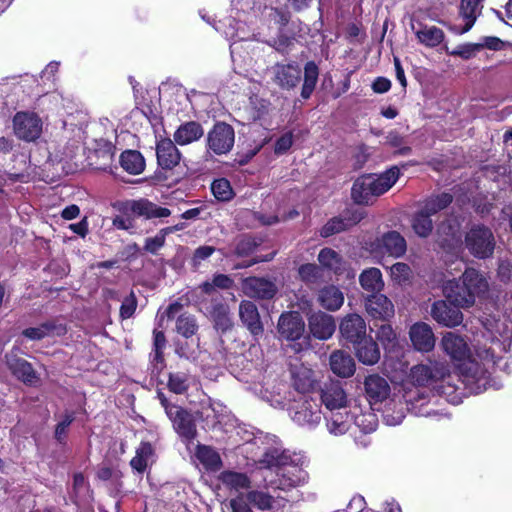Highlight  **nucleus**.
Masks as SVG:
<instances>
[{
    "label": "nucleus",
    "mask_w": 512,
    "mask_h": 512,
    "mask_svg": "<svg viewBox=\"0 0 512 512\" xmlns=\"http://www.w3.org/2000/svg\"><path fill=\"white\" fill-rule=\"evenodd\" d=\"M207 151L215 155H225L229 153L235 143L234 128L225 123L217 122L207 133Z\"/></svg>",
    "instance_id": "8"
},
{
    "label": "nucleus",
    "mask_w": 512,
    "mask_h": 512,
    "mask_svg": "<svg viewBox=\"0 0 512 512\" xmlns=\"http://www.w3.org/2000/svg\"><path fill=\"white\" fill-rule=\"evenodd\" d=\"M243 293L256 299H271L277 291V285L274 281L263 277H248L242 282Z\"/></svg>",
    "instance_id": "15"
},
{
    "label": "nucleus",
    "mask_w": 512,
    "mask_h": 512,
    "mask_svg": "<svg viewBox=\"0 0 512 512\" xmlns=\"http://www.w3.org/2000/svg\"><path fill=\"white\" fill-rule=\"evenodd\" d=\"M480 50L481 45H478V43H466L458 46L456 49L450 51L449 53L454 56H459L463 59H470Z\"/></svg>",
    "instance_id": "55"
},
{
    "label": "nucleus",
    "mask_w": 512,
    "mask_h": 512,
    "mask_svg": "<svg viewBox=\"0 0 512 512\" xmlns=\"http://www.w3.org/2000/svg\"><path fill=\"white\" fill-rule=\"evenodd\" d=\"M400 170L393 166L381 174H366L356 179L351 196L355 203L369 205L373 200L390 190L397 182Z\"/></svg>",
    "instance_id": "4"
},
{
    "label": "nucleus",
    "mask_w": 512,
    "mask_h": 512,
    "mask_svg": "<svg viewBox=\"0 0 512 512\" xmlns=\"http://www.w3.org/2000/svg\"><path fill=\"white\" fill-rule=\"evenodd\" d=\"M168 418L173 424L176 433L185 441H191L197 434L193 416L180 406L168 409Z\"/></svg>",
    "instance_id": "13"
},
{
    "label": "nucleus",
    "mask_w": 512,
    "mask_h": 512,
    "mask_svg": "<svg viewBox=\"0 0 512 512\" xmlns=\"http://www.w3.org/2000/svg\"><path fill=\"white\" fill-rule=\"evenodd\" d=\"M376 337L385 347L387 345H393L396 340V334L389 324L381 325L376 333Z\"/></svg>",
    "instance_id": "56"
},
{
    "label": "nucleus",
    "mask_w": 512,
    "mask_h": 512,
    "mask_svg": "<svg viewBox=\"0 0 512 512\" xmlns=\"http://www.w3.org/2000/svg\"><path fill=\"white\" fill-rule=\"evenodd\" d=\"M13 373L24 383L34 384L37 382L36 373L30 363L25 360H17L11 366Z\"/></svg>",
    "instance_id": "48"
},
{
    "label": "nucleus",
    "mask_w": 512,
    "mask_h": 512,
    "mask_svg": "<svg viewBox=\"0 0 512 512\" xmlns=\"http://www.w3.org/2000/svg\"><path fill=\"white\" fill-rule=\"evenodd\" d=\"M409 336L414 348L418 351L428 352L434 348V333L426 323L419 322L412 325Z\"/></svg>",
    "instance_id": "22"
},
{
    "label": "nucleus",
    "mask_w": 512,
    "mask_h": 512,
    "mask_svg": "<svg viewBox=\"0 0 512 512\" xmlns=\"http://www.w3.org/2000/svg\"><path fill=\"white\" fill-rule=\"evenodd\" d=\"M482 324L486 331L484 336L491 345L475 346L474 355L464 338L453 332L444 334L441 340L443 350L453 361H464L460 368L463 383L476 394L486 390L489 370L497 365L501 353L512 355V326L507 319L488 315L483 318Z\"/></svg>",
    "instance_id": "1"
},
{
    "label": "nucleus",
    "mask_w": 512,
    "mask_h": 512,
    "mask_svg": "<svg viewBox=\"0 0 512 512\" xmlns=\"http://www.w3.org/2000/svg\"><path fill=\"white\" fill-rule=\"evenodd\" d=\"M406 240L400 233L390 231L371 243L370 251L375 254L388 255L395 258L403 256L406 252Z\"/></svg>",
    "instance_id": "11"
},
{
    "label": "nucleus",
    "mask_w": 512,
    "mask_h": 512,
    "mask_svg": "<svg viewBox=\"0 0 512 512\" xmlns=\"http://www.w3.org/2000/svg\"><path fill=\"white\" fill-rule=\"evenodd\" d=\"M211 318L215 323V327L221 331H226L231 328L232 321L229 315V308L222 303H215L209 311Z\"/></svg>",
    "instance_id": "41"
},
{
    "label": "nucleus",
    "mask_w": 512,
    "mask_h": 512,
    "mask_svg": "<svg viewBox=\"0 0 512 512\" xmlns=\"http://www.w3.org/2000/svg\"><path fill=\"white\" fill-rule=\"evenodd\" d=\"M213 195L220 201H229L233 197L230 182L225 178L215 180L211 185Z\"/></svg>",
    "instance_id": "50"
},
{
    "label": "nucleus",
    "mask_w": 512,
    "mask_h": 512,
    "mask_svg": "<svg viewBox=\"0 0 512 512\" xmlns=\"http://www.w3.org/2000/svg\"><path fill=\"white\" fill-rule=\"evenodd\" d=\"M412 271L408 264L398 262L390 267V275L393 281L404 284L410 280Z\"/></svg>",
    "instance_id": "52"
},
{
    "label": "nucleus",
    "mask_w": 512,
    "mask_h": 512,
    "mask_svg": "<svg viewBox=\"0 0 512 512\" xmlns=\"http://www.w3.org/2000/svg\"><path fill=\"white\" fill-rule=\"evenodd\" d=\"M363 218V213L354 211L349 217H334L329 220L321 229L320 234L322 237H329L336 233H340L353 225L357 224Z\"/></svg>",
    "instance_id": "30"
},
{
    "label": "nucleus",
    "mask_w": 512,
    "mask_h": 512,
    "mask_svg": "<svg viewBox=\"0 0 512 512\" xmlns=\"http://www.w3.org/2000/svg\"><path fill=\"white\" fill-rule=\"evenodd\" d=\"M218 29H223V33L228 39L239 41L249 39V35L245 30V25L235 19L228 18L226 21L221 22V27Z\"/></svg>",
    "instance_id": "42"
},
{
    "label": "nucleus",
    "mask_w": 512,
    "mask_h": 512,
    "mask_svg": "<svg viewBox=\"0 0 512 512\" xmlns=\"http://www.w3.org/2000/svg\"><path fill=\"white\" fill-rule=\"evenodd\" d=\"M318 260L322 266L333 270L335 273H339L343 267L340 255L330 248L322 249L319 252Z\"/></svg>",
    "instance_id": "45"
},
{
    "label": "nucleus",
    "mask_w": 512,
    "mask_h": 512,
    "mask_svg": "<svg viewBox=\"0 0 512 512\" xmlns=\"http://www.w3.org/2000/svg\"><path fill=\"white\" fill-rule=\"evenodd\" d=\"M215 249L212 246H201L198 247L195 250L194 256H193V263L194 265H199L201 261L209 258L213 253Z\"/></svg>",
    "instance_id": "62"
},
{
    "label": "nucleus",
    "mask_w": 512,
    "mask_h": 512,
    "mask_svg": "<svg viewBox=\"0 0 512 512\" xmlns=\"http://www.w3.org/2000/svg\"><path fill=\"white\" fill-rule=\"evenodd\" d=\"M318 67L317 65L310 61L307 62L304 67V85H310L315 87L318 80Z\"/></svg>",
    "instance_id": "59"
},
{
    "label": "nucleus",
    "mask_w": 512,
    "mask_h": 512,
    "mask_svg": "<svg viewBox=\"0 0 512 512\" xmlns=\"http://www.w3.org/2000/svg\"><path fill=\"white\" fill-rule=\"evenodd\" d=\"M177 332L188 338L194 335L198 329V325L194 316L190 314H181L176 322Z\"/></svg>",
    "instance_id": "49"
},
{
    "label": "nucleus",
    "mask_w": 512,
    "mask_h": 512,
    "mask_svg": "<svg viewBox=\"0 0 512 512\" xmlns=\"http://www.w3.org/2000/svg\"><path fill=\"white\" fill-rule=\"evenodd\" d=\"M73 417L68 415L65 417L63 421H61L55 429V437L59 442H62L66 436L67 429L69 425L72 423Z\"/></svg>",
    "instance_id": "63"
},
{
    "label": "nucleus",
    "mask_w": 512,
    "mask_h": 512,
    "mask_svg": "<svg viewBox=\"0 0 512 512\" xmlns=\"http://www.w3.org/2000/svg\"><path fill=\"white\" fill-rule=\"evenodd\" d=\"M466 246L475 257L487 258L494 250L493 234L486 227H473L466 235Z\"/></svg>",
    "instance_id": "9"
},
{
    "label": "nucleus",
    "mask_w": 512,
    "mask_h": 512,
    "mask_svg": "<svg viewBox=\"0 0 512 512\" xmlns=\"http://www.w3.org/2000/svg\"><path fill=\"white\" fill-rule=\"evenodd\" d=\"M13 132L15 136L25 142L37 141L43 132V121L34 112L21 111L13 117Z\"/></svg>",
    "instance_id": "7"
},
{
    "label": "nucleus",
    "mask_w": 512,
    "mask_h": 512,
    "mask_svg": "<svg viewBox=\"0 0 512 512\" xmlns=\"http://www.w3.org/2000/svg\"><path fill=\"white\" fill-rule=\"evenodd\" d=\"M51 327L42 325L40 327H31L23 331V335L31 340H40L46 337L50 332Z\"/></svg>",
    "instance_id": "60"
},
{
    "label": "nucleus",
    "mask_w": 512,
    "mask_h": 512,
    "mask_svg": "<svg viewBox=\"0 0 512 512\" xmlns=\"http://www.w3.org/2000/svg\"><path fill=\"white\" fill-rule=\"evenodd\" d=\"M290 416L297 425L312 429L321 421V410L315 400L302 395L291 405Z\"/></svg>",
    "instance_id": "6"
},
{
    "label": "nucleus",
    "mask_w": 512,
    "mask_h": 512,
    "mask_svg": "<svg viewBox=\"0 0 512 512\" xmlns=\"http://www.w3.org/2000/svg\"><path fill=\"white\" fill-rule=\"evenodd\" d=\"M326 427L330 434L340 436L348 432L353 424L351 408L328 412L325 415Z\"/></svg>",
    "instance_id": "24"
},
{
    "label": "nucleus",
    "mask_w": 512,
    "mask_h": 512,
    "mask_svg": "<svg viewBox=\"0 0 512 512\" xmlns=\"http://www.w3.org/2000/svg\"><path fill=\"white\" fill-rule=\"evenodd\" d=\"M301 280L306 283H316L321 277V270L315 264H304L298 270Z\"/></svg>",
    "instance_id": "54"
},
{
    "label": "nucleus",
    "mask_w": 512,
    "mask_h": 512,
    "mask_svg": "<svg viewBox=\"0 0 512 512\" xmlns=\"http://www.w3.org/2000/svg\"><path fill=\"white\" fill-rule=\"evenodd\" d=\"M452 202V196L448 193H442L435 197L427 199L424 203L422 211L430 217L440 210L446 208Z\"/></svg>",
    "instance_id": "47"
},
{
    "label": "nucleus",
    "mask_w": 512,
    "mask_h": 512,
    "mask_svg": "<svg viewBox=\"0 0 512 512\" xmlns=\"http://www.w3.org/2000/svg\"><path fill=\"white\" fill-rule=\"evenodd\" d=\"M320 400L328 412L348 408V395L340 381H329L320 389Z\"/></svg>",
    "instance_id": "10"
},
{
    "label": "nucleus",
    "mask_w": 512,
    "mask_h": 512,
    "mask_svg": "<svg viewBox=\"0 0 512 512\" xmlns=\"http://www.w3.org/2000/svg\"><path fill=\"white\" fill-rule=\"evenodd\" d=\"M292 144L293 135L291 132H287L276 141L274 151L276 154H284L290 149Z\"/></svg>",
    "instance_id": "61"
},
{
    "label": "nucleus",
    "mask_w": 512,
    "mask_h": 512,
    "mask_svg": "<svg viewBox=\"0 0 512 512\" xmlns=\"http://www.w3.org/2000/svg\"><path fill=\"white\" fill-rule=\"evenodd\" d=\"M263 463L268 468L264 475L267 489L289 491L308 480V473L286 453H267Z\"/></svg>",
    "instance_id": "3"
},
{
    "label": "nucleus",
    "mask_w": 512,
    "mask_h": 512,
    "mask_svg": "<svg viewBox=\"0 0 512 512\" xmlns=\"http://www.w3.org/2000/svg\"><path fill=\"white\" fill-rule=\"evenodd\" d=\"M222 481L227 486L236 490L247 488L249 486V479L245 474L237 472H225L222 475Z\"/></svg>",
    "instance_id": "53"
},
{
    "label": "nucleus",
    "mask_w": 512,
    "mask_h": 512,
    "mask_svg": "<svg viewBox=\"0 0 512 512\" xmlns=\"http://www.w3.org/2000/svg\"><path fill=\"white\" fill-rule=\"evenodd\" d=\"M204 134L203 127L196 121H188L181 124L174 132L175 143L184 146L198 141Z\"/></svg>",
    "instance_id": "31"
},
{
    "label": "nucleus",
    "mask_w": 512,
    "mask_h": 512,
    "mask_svg": "<svg viewBox=\"0 0 512 512\" xmlns=\"http://www.w3.org/2000/svg\"><path fill=\"white\" fill-rule=\"evenodd\" d=\"M483 0H462L460 6V15L465 21L462 28L450 26V30L455 34H464L468 32L474 25L478 15L480 14L479 5Z\"/></svg>",
    "instance_id": "28"
},
{
    "label": "nucleus",
    "mask_w": 512,
    "mask_h": 512,
    "mask_svg": "<svg viewBox=\"0 0 512 512\" xmlns=\"http://www.w3.org/2000/svg\"><path fill=\"white\" fill-rule=\"evenodd\" d=\"M450 375L449 366L445 361L429 360L411 367L407 377L400 384L399 393L406 407L394 411L391 405L396 404L393 398L384 411V421L389 426L399 425L405 418L408 410L418 416L429 417L434 415L431 411H422L421 407L427 402L429 393L426 388H436L439 382L445 381Z\"/></svg>",
    "instance_id": "2"
},
{
    "label": "nucleus",
    "mask_w": 512,
    "mask_h": 512,
    "mask_svg": "<svg viewBox=\"0 0 512 512\" xmlns=\"http://www.w3.org/2000/svg\"><path fill=\"white\" fill-rule=\"evenodd\" d=\"M318 302L323 308L336 311L343 305L344 295L338 287L334 285L326 286L319 291Z\"/></svg>",
    "instance_id": "34"
},
{
    "label": "nucleus",
    "mask_w": 512,
    "mask_h": 512,
    "mask_svg": "<svg viewBox=\"0 0 512 512\" xmlns=\"http://www.w3.org/2000/svg\"><path fill=\"white\" fill-rule=\"evenodd\" d=\"M351 416H353V424L357 426L363 433H371L376 430L378 419L375 413L369 408L362 412L357 406L351 408Z\"/></svg>",
    "instance_id": "37"
},
{
    "label": "nucleus",
    "mask_w": 512,
    "mask_h": 512,
    "mask_svg": "<svg viewBox=\"0 0 512 512\" xmlns=\"http://www.w3.org/2000/svg\"><path fill=\"white\" fill-rule=\"evenodd\" d=\"M330 367L334 374L349 378L355 372V362L350 354L337 350L330 355Z\"/></svg>",
    "instance_id": "32"
},
{
    "label": "nucleus",
    "mask_w": 512,
    "mask_h": 512,
    "mask_svg": "<svg viewBox=\"0 0 512 512\" xmlns=\"http://www.w3.org/2000/svg\"><path fill=\"white\" fill-rule=\"evenodd\" d=\"M415 35L419 43L429 48L438 46L445 38V34L440 28L423 24L415 30Z\"/></svg>",
    "instance_id": "36"
},
{
    "label": "nucleus",
    "mask_w": 512,
    "mask_h": 512,
    "mask_svg": "<svg viewBox=\"0 0 512 512\" xmlns=\"http://www.w3.org/2000/svg\"><path fill=\"white\" fill-rule=\"evenodd\" d=\"M287 500L279 495H272L269 491L251 490L246 494H239L230 501L233 512H253L250 505L259 510H279L285 507Z\"/></svg>",
    "instance_id": "5"
},
{
    "label": "nucleus",
    "mask_w": 512,
    "mask_h": 512,
    "mask_svg": "<svg viewBox=\"0 0 512 512\" xmlns=\"http://www.w3.org/2000/svg\"><path fill=\"white\" fill-rule=\"evenodd\" d=\"M340 333L352 344H361V340L366 337V323L360 315L349 314L340 324Z\"/></svg>",
    "instance_id": "16"
},
{
    "label": "nucleus",
    "mask_w": 512,
    "mask_h": 512,
    "mask_svg": "<svg viewBox=\"0 0 512 512\" xmlns=\"http://www.w3.org/2000/svg\"><path fill=\"white\" fill-rule=\"evenodd\" d=\"M156 155L158 164L163 169H172L177 166L181 159V154L175 143L169 138H163L157 142Z\"/></svg>",
    "instance_id": "23"
},
{
    "label": "nucleus",
    "mask_w": 512,
    "mask_h": 512,
    "mask_svg": "<svg viewBox=\"0 0 512 512\" xmlns=\"http://www.w3.org/2000/svg\"><path fill=\"white\" fill-rule=\"evenodd\" d=\"M311 334L319 340L329 339L336 329L334 318L324 312L313 313L308 319Z\"/></svg>",
    "instance_id": "18"
},
{
    "label": "nucleus",
    "mask_w": 512,
    "mask_h": 512,
    "mask_svg": "<svg viewBox=\"0 0 512 512\" xmlns=\"http://www.w3.org/2000/svg\"><path fill=\"white\" fill-rule=\"evenodd\" d=\"M443 293L454 306L468 308L474 305V299L469 296L461 280L453 279L446 281L443 286Z\"/></svg>",
    "instance_id": "21"
},
{
    "label": "nucleus",
    "mask_w": 512,
    "mask_h": 512,
    "mask_svg": "<svg viewBox=\"0 0 512 512\" xmlns=\"http://www.w3.org/2000/svg\"><path fill=\"white\" fill-rule=\"evenodd\" d=\"M364 387L371 403L383 402L390 395V385L387 380L377 374L367 376Z\"/></svg>",
    "instance_id": "26"
},
{
    "label": "nucleus",
    "mask_w": 512,
    "mask_h": 512,
    "mask_svg": "<svg viewBox=\"0 0 512 512\" xmlns=\"http://www.w3.org/2000/svg\"><path fill=\"white\" fill-rule=\"evenodd\" d=\"M256 245L257 243L253 238L243 236L238 240L235 252L239 256H246L254 251Z\"/></svg>",
    "instance_id": "57"
},
{
    "label": "nucleus",
    "mask_w": 512,
    "mask_h": 512,
    "mask_svg": "<svg viewBox=\"0 0 512 512\" xmlns=\"http://www.w3.org/2000/svg\"><path fill=\"white\" fill-rule=\"evenodd\" d=\"M437 236V241L441 247L451 251L456 250L462 243L459 222L453 219L448 223H442L437 229Z\"/></svg>",
    "instance_id": "20"
},
{
    "label": "nucleus",
    "mask_w": 512,
    "mask_h": 512,
    "mask_svg": "<svg viewBox=\"0 0 512 512\" xmlns=\"http://www.w3.org/2000/svg\"><path fill=\"white\" fill-rule=\"evenodd\" d=\"M120 164L122 168L133 175L143 172L145 168V161L140 152L135 150H127L120 156Z\"/></svg>",
    "instance_id": "39"
},
{
    "label": "nucleus",
    "mask_w": 512,
    "mask_h": 512,
    "mask_svg": "<svg viewBox=\"0 0 512 512\" xmlns=\"http://www.w3.org/2000/svg\"><path fill=\"white\" fill-rule=\"evenodd\" d=\"M459 308L457 306L451 307L445 301H437L432 306L431 314L439 324L455 327L463 321V314Z\"/></svg>",
    "instance_id": "19"
},
{
    "label": "nucleus",
    "mask_w": 512,
    "mask_h": 512,
    "mask_svg": "<svg viewBox=\"0 0 512 512\" xmlns=\"http://www.w3.org/2000/svg\"><path fill=\"white\" fill-rule=\"evenodd\" d=\"M356 356L365 365H374L380 359L377 343L371 337H365L361 344H355Z\"/></svg>",
    "instance_id": "33"
},
{
    "label": "nucleus",
    "mask_w": 512,
    "mask_h": 512,
    "mask_svg": "<svg viewBox=\"0 0 512 512\" xmlns=\"http://www.w3.org/2000/svg\"><path fill=\"white\" fill-rule=\"evenodd\" d=\"M365 308L373 319L387 321L394 316L395 309L391 300L383 294H374L366 298Z\"/></svg>",
    "instance_id": "17"
},
{
    "label": "nucleus",
    "mask_w": 512,
    "mask_h": 512,
    "mask_svg": "<svg viewBox=\"0 0 512 512\" xmlns=\"http://www.w3.org/2000/svg\"><path fill=\"white\" fill-rule=\"evenodd\" d=\"M123 211L145 219L166 218L171 215L168 208L160 207L146 198L128 200L123 204Z\"/></svg>",
    "instance_id": "12"
},
{
    "label": "nucleus",
    "mask_w": 512,
    "mask_h": 512,
    "mask_svg": "<svg viewBox=\"0 0 512 512\" xmlns=\"http://www.w3.org/2000/svg\"><path fill=\"white\" fill-rule=\"evenodd\" d=\"M239 317L243 325L253 334L259 335L263 332L260 314L257 306L249 301L243 300L239 305Z\"/></svg>",
    "instance_id": "27"
},
{
    "label": "nucleus",
    "mask_w": 512,
    "mask_h": 512,
    "mask_svg": "<svg viewBox=\"0 0 512 512\" xmlns=\"http://www.w3.org/2000/svg\"><path fill=\"white\" fill-rule=\"evenodd\" d=\"M136 307L137 300L134 293L131 292L129 296H127L122 302V305L120 307V316L123 319L130 318L134 314Z\"/></svg>",
    "instance_id": "58"
},
{
    "label": "nucleus",
    "mask_w": 512,
    "mask_h": 512,
    "mask_svg": "<svg viewBox=\"0 0 512 512\" xmlns=\"http://www.w3.org/2000/svg\"><path fill=\"white\" fill-rule=\"evenodd\" d=\"M293 386L300 393H306L310 391L315 383V377L313 371L304 366H293L291 369Z\"/></svg>",
    "instance_id": "35"
},
{
    "label": "nucleus",
    "mask_w": 512,
    "mask_h": 512,
    "mask_svg": "<svg viewBox=\"0 0 512 512\" xmlns=\"http://www.w3.org/2000/svg\"><path fill=\"white\" fill-rule=\"evenodd\" d=\"M274 81L282 89H292L301 78V69L297 64H277L273 67Z\"/></svg>",
    "instance_id": "25"
},
{
    "label": "nucleus",
    "mask_w": 512,
    "mask_h": 512,
    "mask_svg": "<svg viewBox=\"0 0 512 512\" xmlns=\"http://www.w3.org/2000/svg\"><path fill=\"white\" fill-rule=\"evenodd\" d=\"M154 461V450L150 443L142 442L136 450V455L132 458L130 465L139 473L145 471L147 466Z\"/></svg>",
    "instance_id": "40"
},
{
    "label": "nucleus",
    "mask_w": 512,
    "mask_h": 512,
    "mask_svg": "<svg viewBox=\"0 0 512 512\" xmlns=\"http://www.w3.org/2000/svg\"><path fill=\"white\" fill-rule=\"evenodd\" d=\"M196 457L208 469L216 470L221 465L219 454L208 446L199 445L197 448Z\"/></svg>",
    "instance_id": "43"
},
{
    "label": "nucleus",
    "mask_w": 512,
    "mask_h": 512,
    "mask_svg": "<svg viewBox=\"0 0 512 512\" xmlns=\"http://www.w3.org/2000/svg\"><path fill=\"white\" fill-rule=\"evenodd\" d=\"M469 296L476 301V298L484 295L488 290V283L486 279L475 269H466L461 279Z\"/></svg>",
    "instance_id": "29"
},
{
    "label": "nucleus",
    "mask_w": 512,
    "mask_h": 512,
    "mask_svg": "<svg viewBox=\"0 0 512 512\" xmlns=\"http://www.w3.org/2000/svg\"><path fill=\"white\" fill-rule=\"evenodd\" d=\"M166 339L162 331L154 330V347L155 358L158 360L162 357V349L165 347Z\"/></svg>",
    "instance_id": "64"
},
{
    "label": "nucleus",
    "mask_w": 512,
    "mask_h": 512,
    "mask_svg": "<svg viewBox=\"0 0 512 512\" xmlns=\"http://www.w3.org/2000/svg\"><path fill=\"white\" fill-rule=\"evenodd\" d=\"M361 287L369 292L379 293L384 288L382 273L378 268L364 270L359 276Z\"/></svg>",
    "instance_id": "38"
},
{
    "label": "nucleus",
    "mask_w": 512,
    "mask_h": 512,
    "mask_svg": "<svg viewBox=\"0 0 512 512\" xmlns=\"http://www.w3.org/2000/svg\"><path fill=\"white\" fill-rule=\"evenodd\" d=\"M277 330L281 338L295 341L303 336L305 323L299 312H285L278 320Z\"/></svg>",
    "instance_id": "14"
},
{
    "label": "nucleus",
    "mask_w": 512,
    "mask_h": 512,
    "mask_svg": "<svg viewBox=\"0 0 512 512\" xmlns=\"http://www.w3.org/2000/svg\"><path fill=\"white\" fill-rule=\"evenodd\" d=\"M182 229V225L161 229L154 237L145 240L144 249L150 253H156L165 243L166 236L174 231Z\"/></svg>",
    "instance_id": "44"
},
{
    "label": "nucleus",
    "mask_w": 512,
    "mask_h": 512,
    "mask_svg": "<svg viewBox=\"0 0 512 512\" xmlns=\"http://www.w3.org/2000/svg\"><path fill=\"white\" fill-rule=\"evenodd\" d=\"M189 377L184 372L171 373L169 375L168 388L175 394H183L189 387Z\"/></svg>",
    "instance_id": "51"
},
{
    "label": "nucleus",
    "mask_w": 512,
    "mask_h": 512,
    "mask_svg": "<svg viewBox=\"0 0 512 512\" xmlns=\"http://www.w3.org/2000/svg\"><path fill=\"white\" fill-rule=\"evenodd\" d=\"M412 228L418 236L423 238L428 237L433 229L430 216L422 210L417 212L412 219Z\"/></svg>",
    "instance_id": "46"
}]
</instances>
